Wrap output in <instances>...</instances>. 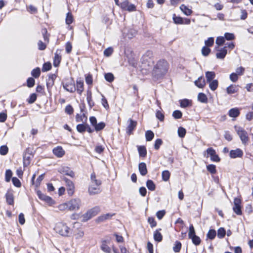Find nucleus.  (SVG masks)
<instances>
[{"instance_id": "nucleus-30", "label": "nucleus", "mask_w": 253, "mask_h": 253, "mask_svg": "<svg viewBox=\"0 0 253 253\" xmlns=\"http://www.w3.org/2000/svg\"><path fill=\"white\" fill-rule=\"evenodd\" d=\"M154 239L156 241L161 242L163 239V236L159 230H157L154 233Z\"/></svg>"}, {"instance_id": "nucleus-19", "label": "nucleus", "mask_w": 253, "mask_h": 253, "mask_svg": "<svg viewBox=\"0 0 253 253\" xmlns=\"http://www.w3.org/2000/svg\"><path fill=\"white\" fill-rule=\"evenodd\" d=\"M227 53V51L226 47H224L218 50L216 53V57L218 59H223L225 57Z\"/></svg>"}, {"instance_id": "nucleus-46", "label": "nucleus", "mask_w": 253, "mask_h": 253, "mask_svg": "<svg viewBox=\"0 0 253 253\" xmlns=\"http://www.w3.org/2000/svg\"><path fill=\"white\" fill-rule=\"evenodd\" d=\"M105 126V124L104 122H100L97 124L95 126L94 129L96 131H100L103 129Z\"/></svg>"}, {"instance_id": "nucleus-23", "label": "nucleus", "mask_w": 253, "mask_h": 253, "mask_svg": "<svg viewBox=\"0 0 253 253\" xmlns=\"http://www.w3.org/2000/svg\"><path fill=\"white\" fill-rule=\"evenodd\" d=\"M240 114V110L237 108L231 109L228 112V115L230 117L236 118Z\"/></svg>"}, {"instance_id": "nucleus-64", "label": "nucleus", "mask_w": 253, "mask_h": 253, "mask_svg": "<svg viewBox=\"0 0 253 253\" xmlns=\"http://www.w3.org/2000/svg\"><path fill=\"white\" fill-rule=\"evenodd\" d=\"M35 80L32 78H29L27 79V86L29 87H33L35 84Z\"/></svg>"}, {"instance_id": "nucleus-27", "label": "nucleus", "mask_w": 253, "mask_h": 253, "mask_svg": "<svg viewBox=\"0 0 253 253\" xmlns=\"http://www.w3.org/2000/svg\"><path fill=\"white\" fill-rule=\"evenodd\" d=\"M84 90V83L81 81H77V92L81 94Z\"/></svg>"}, {"instance_id": "nucleus-15", "label": "nucleus", "mask_w": 253, "mask_h": 253, "mask_svg": "<svg viewBox=\"0 0 253 253\" xmlns=\"http://www.w3.org/2000/svg\"><path fill=\"white\" fill-rule=\"evenodd\" d=\"M56 77L55 74L50 75L48 77L46 81V85L48 89L53 85L54 80L56 79Z\"/></svg>"}, {"instance_id": "nucleus-61", "label": "nucleus", "mask_w": 253, "mask_h": 253, "mask_svg": "<svg viewBox=\"0 0 253 253\" xmlns=\"http://www.w3.org/2000/svg\"><path fill=\"white\" fill-rule=\"evenodd\" d=\"M44 174H42L40 175H39V177L37 178L35 183L36 187H38L40 185L41 181L43 180L44 178Z\"/></svg>"}, {"instance_id": "nucleus-22", "label": "nucleus", "mask_w": 253, "mask_h": 253, "mask_svg": "<svg viewBox=\"0 0 253 253\" xmlns=\"http://www.w3.org/2000/svg\"><path fill=\"white\" fill-rule=\"evenodd\" d=\"M33 157V156H31L29 154H24V155H23L24 167H27L30 164L31 161Z\"/></svg>"}, {"instance_id": "nucleus-4", "label": "nucleus", "mask_w": 253, "mask_h": 253, "mask_svg": "<svg viewBox=\"0 0 253 253\" xmlns=\"http://www.w3.org/2000/svg\"><path fill=\"white\" fill-rule=\"evenodd\" d=\"M67 203L68 210L71 211H77L80 209L81 205V201L79 198L71 200Z\"/></svg>"}, {"instance_id": "nucleus-11", "label": "nucleus", "mask_w": 253, "mask_h": 253, "mask_svg": "<svg viewBox=\"0 0 253 253\" xmlns=\"http://www.w3.org/2000/svg\"><path fill=\"white\" fill-rule=\"evenodd\" d=\"M229 155L230 158L232 159L241 158L243 155V152L241 149L237 148L235 150H231L230 151Z\"/></svg>"}, {"instance_id": "nucleus-36", "label": "nucleus", "mask_w": 253, "mask_h": 253, "mask_svg": "<svg viewBox=\"0 0 253 253\" xmlns=\"http://www.w3.org/2000/svg\"><path fill=\"white\" fill-rule=\"evenodd\" d=\"M216 234V233L215 230L210 229L207 235V238L211 240H213L215 238Z\"/></svg>"}, {"instance_id": "nucleus-49", "label": "nucleus", "mask_w": 253, "mask_h": 253, "mask_svg": "<svg viewBox=\"0 0 253 253\" xmlns=\"http://www.w3.org/2000/svg\"><path fill=\"white\" fill-rule=\"evenodd\" d=\"M73 18L72 14L70 12H68L66 15V23L68 25H70L73 22Z\"/></svg>"}, {"instance_id": "nucleus-12", "label": "nucleus", "mask_w": 253, "mask_h": 253, "mask_svg": "<svg viewBox=\"0 0 253 253\" xmlns=\"http://www.w3.org/2000/svg\"><path fill=\"white\" fill-rule=\"evenodd\" d=\"M153 56V53L151 50H147L142 57V62L149 63L152 61V58Z\"/></svg>"}, {"instance_id": "nucleus-58", "label": "nucleus", "mask_w": 253, "mask_h": 253, "mask_svg": "<svg viewBox=\"0 0 253 253\" xmlns=\"http://www.w3.org/2000/svg\"><path fill=\"white\" fill-rule=\"evenodd\" d=\"M113 52V48L110 47L105 49L104 51V55L106 57H109L112 54Z\"/></svg>"}, {"instance_id": "nucleus-14", "label": "nucleus", "mask_w": 253, "mask_h": 253, "mask_svg": "<svg viewBox=\"0 0 253 253\" xmlns=\"http://www.w3.org/2000/svg\"><path fill=\"white\" fill-rule=\"evenodd\" d=\"M61 50H57L56 52L55 53L54 58V61H53V65L55 67H57L59 65L61 60V56L60 55Z\"/></svg>"}, {"instance_id": "nucleus-50", "label": "nucleus", "mask_w": 253, "mask_h": 253, "mask_svg": "<svg viewBox=\"0 0 253 253\" xmlns=\"http://www.w3.org/2000/svg\"><path fill=\"white\" fill-rule=\"evenodd\" d=\"M12 172L11 170L7 169L5 172V181L6 182H9L12 177Z\"/></svg>"}, {"instance_id": "nucleus-55", "label": "nucleus", "mask_w": 253, "mask_h": 253, "mask_svg": "<svg viewBox=\"0 0 253 253\" xmlns=\"http://www.w3.org/2000/svg\"><path fill=\"white\" fill-rule=\"evenodd\" d=\"M214 43V39L212 37L208 38L207 40H206L205 43L206 46H211Z\"/></svg>"}, {"instance_id": "nucleus-42", "label": "nucleus", "mask_w": 253, "mask_h": 253, "mask_svg": "<svg viewBox=\"0 0 253 253\" xmlns=\"http://www.w3.org/2000/svg\"><path fill=\"white\" fill-rule=\"evenodd\" d=\"M32 75L35 78H39L41 74V70L39 68H37L32 70L31 72Z\"/></svg>"}, {"instance_id": "nucleus-48", "label": "nucleus", "mask_w": 253, "mask_h": 253, "mask_svg": "<svg viewBox=\"0 0 253 253\" xmlns=\"http://www.w3.org/2000/svg\"><path fill=\"white\" fill-rule=\"evenodd\" d=\"M51 68V64L49 62L45 63L42 66V71L46 72L50 70Z\"/></svg>"}, {"instance_id": "nucleus-34", "label": "nucleus", "mask_w": 253, "mask_h": 253, "mask_svg": "<svg viewBox=\"0 0 253 253\" xmlns=\"http://www.w3.org/2000/svg\"><path fill=\"white\" fill-rule=\"evenodd\" d=\"M198 99L199 101L202 103H206L208 101V98L206 95L203 93H199L198 94Z\"/></svg>"}, {"instance_id": "nucleus-32", "label": "nucleus", "mask_w": 253, "mask_h": 253, "mask_svg": "<svg viewBox=\"0 0 253 253\" xmlns=\"http://www.w3.org/2000/svg\"><path fill=\"white\" fill-rule=\"evenodd\" d=\"M180 106L183 108H186L189 106L191 105V101L187 99H184L183 100H180Z\"/></svg>"}, {"instance_id": "nucleus-60", "label": "nucleus", "mask_w": 253, "mask_h": 253, "mask_svg": "<svg viewBox=\"0 0 253 253\" xmlns=\"http://www.w3.org/2000/svg\"><path fill=\"white\" fill-rule=\"evenodd\" d=\"M148 222L150 224L152 228H153L157 225V222L154 217H149L148 219Z\"/></svg>"}, {"instance_id": "nucleus-62", "label": "nucleus", "mask_w": 253, "mask_h": 253, "mask_svg": "<svg viewBox=\"0 0 253 253\" xmlns=\"http://www.w3.org/2000/svg\"><path fill=\"white\" fill-rule=\"evenodd\" d=\"M224 42L225 39L223 37H218L217 38L215 42L217 45H221L224 43Z\"/></svg>"}, {"instance_id": "nucleus-54", "label": "nucleus", "mask_w": 253, "mask_h": 253, "mask_svg": "<svg viewBox=\"0 0 253 253\" xmlns=\"http://www.w3.org/2000/svg\"><path fill=\"white\" fill-rule=\"evenodd\" d=\"M84 232L82 230H78L77 232L75 233V237L76 239H79L83 237Z\"/></svg>"}, {"instance_id": "nucleus-18", "label": "nucleus", "mask_w": 253, "mask_h": 253, "mask_svg": "<svg viewBox=\"0 0 253 253\" xmlns=\"http://www.w3.org/2000/svg\"><path fill=\"white\" fill-rule=\"evenodd\" d=\"M6 201L9 205H13L14 204V196L12 192L8 191L5 194Z\"/></svg>"}, {"instance_id": "nucleus-2", "label": "nucleus", "mask_w": 253, "mask_h": 253, "mask_svg": "<svg viewBox=\"0 0 253 253\" xmlns=\"http://www.w3.org/2000/svg\"><path fill=\"white\" fill-rule=\"evenodd\" d=\"M90 179L91 183L88 189L89 194L93 195L100 193L101 181L96 178V175L94 172L91 174Z\"/></svg>"}, {"instance_id": "nucleus-26", "label": "nucleus", "mask_w": 253, "mask_h": 253, "mask_svg": "<svg viewBox=\"0 0 253 253\" xmlns=\"http://www.w3.org/2000/svg\"><path fill=\"white\" fill-rule=\"evenodd\" d=\"M208 83H209V87L211 90L214 91L216 89L218 85V82L217 80H214Z\"/></svg>"}, {"instance_id": "nucleus-28", "label": "nucleus", "mask_w": 253, "mask_h": 253, "mask_svg": "<svg viewBox=\"0 0 253 253\" xmlns=\"http://www.w3.org/2000/svg\"><path fill=\"white\" fill-rule=\"evenodd\" d=\"M146 186L150 191H154L156 189V185L152 180H148L146 182Z\"/></svg>"}, {"instance_id": "nucleus-10", "label": "nucleus", "mask_w": 253, "mask_h": 253, "mask_svg": "<svg viewBox=\"0 0 253 253\" xmlns=\"http://www.w3.org/2000/svg\"><path fill=\"white\" fill-rule=\"evenodd\" d=\"M207 153L211 157L212 161L219 162L220 161V158L216 154L215 151L212 148H209L207 150Z\"/></svg>"}, {"instance_id": "nucleus-17", "label": "nucleus", "mask_w": 253, "mask_h": 253, "mask_svg": "<svg viewBox=\"0 0 253 253\" xmlns=\"http://www.w3.org/2000/svg\"><path fill=\"white\" fill-rule=\"evenodd\" d=\"M138 169L140 173L142 176L146 175L148 172L146 165L145 163L143 162H141L139 164Z\"/></svg>"}, {"instance_id": "nucleus-16", "label": "nucleus", "mask_w": 253, "mask_h": 253, "mask_svg": "<svg viewBox=\"0 0 253 253\" xmlns=\"http://www.w3.org/2000/svg\"><path fill=\"white\" fill-rule=\"evenodd\" d=\"M128 122H129V124L126 128V132L129 134L136 127L137 123L131 119H129Z\"/></svg>"}, {"instance_id": "nucleus-41", "label": "nucleus", "mask_w": 253, "mask_h": 253, "mask_svg": "<svg viewBox=\"0 0 253 253\" xmlns=\"http://www.w3.org/2000/svg\"><path fill=\"white\" fill-rule=\"evenodd\" d=\"M181 248V244L179 241H176L174 246L173 247V250L175 253H178L180 252Z\"/></svg>"}, {"instance_id": "nucleus-53", "label": "nucleus", "mask_w": 253, "mask_h": 253, "mask_svg": "<svg viewBox=\"0 0 253 253\" xmlns=\"http://www.w3.org/2000/svg\"><path fill=\"white\" fill-rule=\"evenodd\" d=\"M105 79L107 81H108L109 82H112L113 81V80L114 79V77L112 73H108L105 74Z\"/></svg>"}, {"instance_id": "nucleus-56", "label": "nucleus", "mask_w": 253, "mask_h": 253, "mask_svg": "<svg viewBox=\"0 0 253 253\" xmlns=\"http://www.w3.org/2000/svg\"><path fill=\"white\" fill-rule=\"evenodd\" d=\"M211 52V49L208 46H204L202 49V53L205 56H208Z\"/></svg>"}, {"instance_id": "nucleus-24", "label": "nucleus", "mask_w": 253, "mask_h": 253, "mask_svg": "<svg viewBox=\"0 0 253 253\" xmlns=\"http://www.w3.org/2000/svg\"><path fill=\"white\" fill-rule=\"evenodd\" d=\"M180 9L187 16H189L192 13V10L184 4L181 5Z\"/></svg>"}, {"instance_id": "nucleus-3", "label": "nucleus", "mask_w": 253, "mask_h": 253, "mask_svg": "<svg viewBox=\"0 0 253 253\" xmlns=\"http://www.w3.org/2000/svg\"><path fill=\"white\" fill-rule=\"evenodd\" d=\"M56 232L63 236H68L71 233L70 229L65 224L58 223L55 227Z\"/></svg>"}, {"instance_id": "nucleus-38", "label": "nucleus", "mask_w": 253, "mask_h": 253, "mask_svg": "<svg viewBox=\"0 0 253 253\" xmlns=\"http://www.w3.org/2000/svg\"><path fill=\"white\" fill-rule=\"evenodd\" d=\"M226 234L225 230L224 228L220 227L217 230V237L218 238L221 239L224 237Z\"/></svg>"}, {"instance_id": "nucleus-29", "label": "nucleus", "mask_w": 253, "mask_h": 253, "mask_svg": "<svg viewBox=\"0 0 253 253\" xmlns=\"http://www.w3.org/2000/svg\"><path fill=\"white\" fill-rule=\"evenodd\" d=\"M138 151L139 156L142 157H145L147 154L146 149L144 146H140L138 147Z\"/></svg>"}, {"instance_id": "nucleus-59", "label": "nucleus", "mask_w": 253, "mask_h": 253, "mask_svg": "<svg viewBox=\"0 0 253 253\" xmlns=\"http://www.w3.org/2000/svg\"><path fill=\"white\" fill-rule=\"evenodd\" d=\"M12 181L13 185L17 187H20L21 185V182L16 177H14L12 178Z\"/></svg>"}, {"instance_id": "nucleus-6", "label": "nucleus", "mask_w": 253, "mask_h": 253, "mask_svg": "<svg viewBox=\"0 0 253 253\" xmlns=\"http://www.w3.org/2000/svg\"><path fill=\"white\" fill-rule=\"evenodd\" d=\"M111 243V239L110 238H106L105 239L101 241V244L100 246L101 250L105 253H111V248L109 247Z\"/></svg>"}, {"instance_id": "nucleus-47", "label": "nucleus", "mask_w": 253, "mask_h": 253, "mask_svg": "<svg viewBox=\"0 0 253 253\" xmlns=\"http://www.w3.org/2000/svg\"><path fill=\"white\" fill-rule=\"evenodd\" d=\"M8 151V148L6 145H2L0 147V154L1 155H6Z\"/></svg>"}, {"instance_id": "nucleus-7", "label": "nucleus", "mask_w": 253, "mask_h": 253, "mask_svg": "<svg viewBox=\"0 0 253 253\" xmlns=\"http://www.w3.org/2000/svg\"><path fill=\"white\" fill-rule=\"evenodd\" d=\"M234 127L241 140L243 142H246L248 140V134L245 129L242 127L237 126H235Z\"/></svg>"}, {"instance_id": "nucleus-40", "label": "nucleus", "mask_w": 253, "mask_h": 253, "mask_svg": "<svg viewBox=\"0 0 253 253\" xmlns=\"http://www.w3.org/2000/svg\"><path fill=\"white\" fill-rule=\"evenodd\" d=\"M207 169L211 174H215L216 172V167L214 165L211 164L207 166Z\"/></svg>"}, {"instance_id": "nucleus-5", "label": "nucleus", "mask_w": 253, "mask_h": 253, "mask_svg": "<svg viewBox=\"0 0 253 253\" xmlns=\"http://www.w3.org/2000/svg\"><path fill=\"white\" fill-rule=\"evenodd\" d=\"M100 211L99 207L96 206L89 210L85 214H84V218L85 220H88L92 217L96 215Z\"/></svg>"}, {"instance_id": "nucleus-63", "label": "nucleus", "mask_w": 253, "mask_h": 253, "mask_svg": "<svg viewBox=\"0 0 253 253\" xmlns=\"http://www.w3.org/2000/svg\"><path fill=\"white\" fill-rule=\"evenodd\" d=\"M230 80L234 83L236 82L238 80V75L237 74L232 73L230 75Z\"/></svg>"}, {"instance_id": "nucleus-31", "label": "nucleus", "mask_w": 253, "mask_h": 253, "mask_svg": "<svg viewBox=\"0 0 253 253\" xmlns=\"http://www.w3.org/2000/svg\"><path fill=\"white\" fill-rule=\"evenodd\" d=\"M87 120V117L85 116L84 114H83L82 115H80L79 114H77L76 116V121L77 122H86Z\"/></svg>"}, {"instance_id": "nucleus-8", "label": "nucleus", "mask_w": 253, "mask_h": 253, "mask_svg": "<svg viewBox=\"0 0 253 253\" xmlns=\"http://www.w3.org/2000/svg\"><path fill=\"white\" fill-rule=\"evenodd\" d=\"M241 200L238 198H234V206L233 207V211L237 215H241L242 213L241 207Z\"/></svg>"}, {"instance_id": "nucleus-43", "label": "nucleus", "mask_w": 253, "mask_h": 253, "mask_svg": "<svg viewBox=\"0 0 253 253\" xmlns=\"http://www.w3.org/2000/svg\"><path fill=\"white\" fill-rule=\"evenodd\" d=\"M37 97V96L36 93H32L27 99V101L29 104H32L36 100Z\"/></svg>"}, {"instance_id": "nucleus-52", "label": "nucleus", "mask_w": 253, "mask_h": 253, "mask_svg": "<svg viewBox=\"0 0 253 253\" xmlns=\"http://www.w3.org/2000/svg\"><path fill=\"white\" fill-rule=\"evenodd\" d=\"M182 114L180 111L175 110L172 113V116L176 119H180L182 117Z\"/></svg>"}, {"instance_id": "nucleus-9", "label": "nucleus", "mask_w": 253, "mask_h": 253, "mask_svg": "<svg viewBox=\"0 0 253 253\" xmlns=\"http://www.w3.org/2000/svg\"><path fill=\"white\" fill-rule=\"evenodd\" d=\"M63 179L66 183L68 195L72 196L75 191V186L73 182L67 178H64Z\"/></svg>"}, {"instance_id": "nucleus-45", "label": "nucleus", "mask_w": 253, "mask_h": 253, "mask_svg": "<svg viewBox=\"0 0 253 253\" xmlns=\"http://www.w3.org/2000/svg\"><path fill=\"white\" fill-rule=\"evenodd\" d=\"M86 124H79L77 126V129L79 132H84L85 131Z\"/></svg>"}, {"instance_id": "nucleus-1", "label": "nucleus", "mask_w": 253, "mask_h": 253, "mask_svg": "<svg viewBox=\"0 0 253 253\" xmlns=\"http://www.w3.org/2000/svg\"><path fill=\"white\" fill-rule=\"evenodd\" d=\"M168 69L169 64L167 61L164 59L160 60L155 65L152 74L155 78H160L167 73Z\"/></svg>"}, {"instance_id": "nucleus-35", "label": "nucleus", "mask_w": 253, "mask_h": 253, "mask_svg": "<svg viewBox=\"0 0 253 253\" xmlns=\"http://www.w3.org/2000/svg\"><path fill=\"white\" fill-rule=\"evenodd\" d=\"M63 87L65 89L70 92H73L76 90L75 86L73 84H63Z\"/></svg>"}, {"instance_id": "nucleus-39", "label": "nucleus", "mask_w": 253, "mask_h": 253, "mask_svg": "<svg viewBox=\"0 0 253 253\" xmlns=\"http://www.w3.org/2000/svg\"><path fill=\"white\" fill-rule=\"evenodd\" d=\"M162 179L165 181H167L169 179L170 172L168 170H164L162 173Z\"/></svg>"}, {"instance_id": "nucleus-57", "label": "nucleus", "mask_w": 253, "mask_h": 253, "mask_svg": "<svg viewBox=\"0 0 253 253\" xmlns=\"http://www.w3.org/2000/svg\"><path fill=\"white\" fill-rule=\"evenodd\" d=\"M156 116L160 121H163L165 118L164 114L161 111H157Z\"/></svg>"}, {"instance_id": "nucleus-21", "label": "nucleus", "mask_w": 253, "mask_h": 253, "mask_svg": "<svg viewBox=\"0 0 253 253\" xmlns=\"http://www.w3.org/2000/svg\"><path fill=\"white\" fill-rule=\"evenodd\" d=\"M195 84L199 88H203L206 85V82L203 77H200L194 82Z\"/></svg>"}, {"instance_id": "nucleus-13", "label": "nucleus", "mask_w": 253, "mask_h": 253, "mask_svg": "<svg viewBox=\"0 0 253 253\" xmlns=\"http://www.w3.org/2000/svg\"><path fill=\"white\" fill-rule=\"evenodd\" d=\"M53 154L57 157L61 158L65 154V151L61 146H57L53 149Z\"/></svg>"}, {"instance_id": "nucleus-44", "label": "nucleus", "mask_w": 253, "mask_h": 253, "mask_svg": "<svg viewBox=\"0 0 253 253\" xmlns=\"http://www.w3.org/2000/svg\"><path fill=\"white\" fill-rule=\"evenodd\" d=\"M190 239H192L193 243L196 246L199 245L201 243V239L197 235L194 236Z\"/></svg>"}, {"instance_id": "nucleus-20", "label": "nucleus", "mask_w": 253, "mask_h": 253, "mask_svg": "<svg viewBox=\"0 0 253 253\" xmlns=\"http://www.w3.org/2000/svg\"><path fill=\"white\" fill-rule=\"evenodd\" d=\"M238 90V86L236 84H231L226 88V91L228 94L236 93Z\"/></svg>"}, {"instance_id": "nucleus-25", "label": "nucleus", "mask_w": 253, "mask_h": 253, "mask_svg": "<svg viewBox=\"0 0 253 253\" xmlns=\"http://www.w3.org/2000/svg\"><path fill=\"white\" fill-rule=\"evenodd\" d=\"M205 75L208 83L214 80L213 79L215 77V74L214 72L207 71L206 72Z\"/></svg>"}, {"instance_id": "nucleus-33", "label": "nucleus", "mask_w": 253, "mask_h": 253, "mask_svg": "<svg viewBox=\"0 0 253 253\" xmlns=\"http://www.w3.org/2000/svg\"><path fill=\"white\" fill-rule=\"evenodd\" d=\"M173 22L176 24H182L183 18L180 16H177L175 14H173L172 16Z\"/></svg>"}, {"instance_id": "nucleus-37", "label": "nucleus", "mask_w": 253, "mask_h": 253, "mask_svg": "<svg viewBox=\"0 0 253 253\" xmlns=\"http://www.w3.org/2000/svg\"><path fill=\"white\" fill-rule=\"evenodd\" d=\"M154 136V133L151 130H147L145 133L146 139L147 141H151Z\"/></svg>"}, {"instance_id": "nucleus-51", "label": "nucleus", "mask_w": 253, "mask_h": 253, "mask_svg": "<svg viewBox=\"0 0 253 253\" xmlns=\"http://www.w3.org/2000/svg\"><path fill=\"white\" fill-rule=\"evenodd\" d=\"M195 231L193 225H191L189 227V233H188V237L190 239L194 236H195Z\"/></svg>"}]
</instances>
